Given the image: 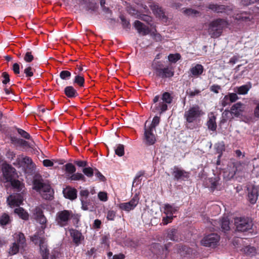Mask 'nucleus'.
<instances>
[{
    "label": "nucleus",
    "instance_id": "nucleus-21",
    "mask_svg": "<svg viewBox=\"0 0 259 259\" xmlns=\"http://www.w3.org/2000/svg\"><path fill=\"white\" fill-rule=\"evenodd\" d=\"M14 237L15 238V242L20 246L22 247V248H24L26 246V240L23 234L21 233H16Z\"/></svg>",
    "mask_w": 259,
    "mask_h": 259
},
{
    "label": "nucleus",
    "instance_id": "nucleus-7",
    "mask_svg": "<svg viewBox=\"0 0 259 259\" xmlns=\"http://www.w3.org/2000/svg\"><path fill=\"white\" fill-rule=\"evenodd\" d=\"M237 230L240 232L247 231L252 229L253 223L251 219L245 218H238L235 220Z\"/></svg>",
    "mask_w": 259,
    "mask_h": 259
},
{
    "label": "nucleus",
    "instance_id": "nucleus-59",
    "mask_svg": "<svg viewBox=\"0 0 259 259\" xmlns=\"http://www.w3.org/2000/svg\"><path fill=\"white\" fill-rule=\"evenodd\" d=\"M210 182L211 183V188L212 190L216 189L218 185L219 184L218 181L213 180L211 178L210 180Z\"/></svg>",
    "mask_w": 259,
    "mask_h": 259
},
{
    "label": "nucleus",
    "instance_id": "nucleus-26",
    "mask_svg": "<svg viewBox=\"0 0 259 259\" xmlns=\"http://www.w3.org/2000/svg\"><path fill=\"white\" fill-rule=\"evenodd\" d=\"M203 71V67L201 65L197 64L193 67L191 70V73L193 76H198L201 74Z\"/></svg>",
    "mask_w": 259,
    "mask_h": 259
},
{
    "label": "nucleus",
    "instance_id": "nucleus-54",
    "mask_svg": "<svg viewBox=\"0 0 259 259\" xmlns=\"http://www.w3.org/2000/svg\"><path fill=\"white\" fill-rule=\"evenodd\" d=\"M236 171L246 170V165L244 163H237L236 164Z\"/></svg>",
    "mask_w": 259,
    "mask_h": 259
},
{
    "label": "nucleus",
    "instance_id": "nucleus-10",
    "mask_svg": "<svg viewBox=\"0 0 259 259\" xmlns=\"http://www.w3.org/2000/svg\"><path fill=\"white\" fill-rule=\"evenodd\" d=\"M258 196V187L254 185L249 186L247 188V197L251 204L256 203Z\"/></svg>",
    "mask_w": 259,
    "mask_h": 259
},
{
    "label": "nucleus",
    "instance_id": "nucleus-27",
    "mask_svg": "<svg viewBox=\"0 0 259 259\" xmlns=\"http://www.w3.org/2000/svg\"><path fill=\"white\" fill-rule=\"evenodd\" d=\"M66 95L69 98H73L77 95L76 91L72 86H68L64 90Z\"/></svg>",
    "mask_w": 259,
    "mask_h": 259
},
{
    "label": "nucleus",
    "instance_id": "nucleus-52",
    "mask_svg": "<svg viewBox=\"0 0 259 259\" xmlns=\"http://www.w3.org/2000/svg\"><path fill=\"white\" fill-rule=\"evenodd\" d=\"M222 105L223 107H225L227 105L231 103V102L230 101V98H229L228 95H226L223 99L221 101Z\"/></svg>",
    "mask_w": 259,
    "mask_h": 259
},
{
    "label": "nucleus",
    "instance_id": "nucleus-23",
    "mask_svg": "<svg viewBox=\"0 0 259 259\" xmlns=\"http://www.w3.org/2000/svg\"><path fill=\"white\" fill-rule=\"evenodd\" d=\"M179 234L177 229L172 228L167 230V238L172 241L179 240Z\"/></svg>",
    "mask_w": 259,
    "mask_h": 259
},
{
    "label": "nucleus",
    "instance_id": "nucleus-41",
    "mask_svg": "<svg viewBox=\"0 0 259 259\" xmlns=\"http://www.w3.org/2000/svg\"><path fill=\"white\" fill-rule=\"evenodd\" d=\"M144 175V171H139L137 174V175L133 181V186H134L135 184H136V185L139 184L141 183V180L140 179V178L141 177H142Z\"/></svg>",
    "mask_w": 259,
    "mask_h": 259
},
{
    "label": "nucleus",
    "instance_id": "nucleus-15",
    "mask_svg": "<svg viewBox=\"0 0 259 259\" xmlns=\"http://www.w3.org/2000/svg\"><path fill=\"white\" fill-rule=\"evenodd\" d=\"M156 70L158 75L162 78L170 77L174 74L172 69L169 67L164 68H157Z\"/></svg>",
    "mask_w": 259,
    "mask_h": 259
},
{
    "label": "nucleus",
    "instance_id": "nucleus-28",
    "mask_svg": "<svg viewBox=\"0 0 259 259\" xmlns=\"http://www.w3.org/2000/svg\"><path fill=\"white\" fill-rule=\"evenodd\" d=\"M22 249V247L18 245L16 242H14L10 247L8 252L9 254L11 255H15L17 254L19 252V249Z\"/></svg>",
    "mask_w": 259,
    "mask_h": 259
},
{
    "label": "nucleus",
    "instance_id": "nucleus-24",
    "mask_svg": "<svg viewBox=\"0 0 259 259\" xmlns=\"http://www.w3.org/2000/svg\"><path fill=\"white\" fill-rule=\"evenodd\" d=\"M11 141L14 144H17L20 146H24V147H31L32 146V145L29 144L28 142L24 141L22 139L18 138L15 137H13L11 138Z\"/></svg>",
    "mask_w": 259,
    "mask_h": 259
},
{
    "label": "nucleus",
    "instance_id": "nucleus-17",
    "mask_svg": "<svg viewBox=\"0 0 259 259\" xmlns=\"http://www.w3.org/2000/svg\"><path fill=\"white\" fill-rule=\"evenodd\" d=\"M14 175V168L9 165L3 167V176L7 182L12 181Z\"/></svg>",
    "mask_w": 259,
    "mask_h": 259
},
{
    "label": "nucleus",
    "instance_id": "nucleus-51",
    "mask_svg": "<svg viewBox=\"0 0 259 259\" xmlns=\"http://www.w3.org/2000/svg\"><path fill=\"white\" fill-rule=\"evenodd\" d=\"M116 216V212L114 210H109L107 214V219L110 221H113Z\"/></svg>",
    "mask_w": 259,
    "mask_h": 259
},
{
    "label": "nucleus",
    "instance_id": "nucleus-8",
    "mask_svg": "<svg viewBox=\"0 0 259 259\" xmlns=\"http://www.w3.org/2000/svg\"><path fill=\"white\" fill-rule=\"evenodd\" d=\"M220 240V237L217 234H211L204 237L201 241L202 245L205 246L214 247Z\"/></svg>",
    "mask_w": 259,
    "mask_h": 259
},
{
    "label": "nucleus",
    "instance_id": "nucleus-4",
    "mask_svg": "<svg viewBox=\"0 0 259 259\" xmlns=\"http://www.w3.org/2000/svg\"><path fill=\"white\" fill-rule=\"evenodd\" d=\"M228 25L224 19H217L211 22L208 29V32L211 37H218L221 35L223 29Z\"/></svg>",
    "mask_w": 259,
    "mask_h": 259
},
{
    "label": "nucleus",
    "instance_id": "nucleus-32",
    "mask_svg": "<svg viewBox=\"0 0 259 259\" xmlns=\"http://www.w3.org/2000/svg\"><path fill=\"white\" fill-rule=\"evenodd\" d=\"M183 13L187 16H191L194 17L199 15V12L195 10L192 9H186L183 10Z\"/></svg>",
    "mask_w": 259,
    "mask_h": 259
},
{
    "label": "nucleus",
    "instance_id": "nucleus-53",
    "mask_svg": "<svg viewBox=\"0 0 259 259\" xmlns=\"http://www.w3.org/2000/svg\"><path fill=\"white\" fill-rule=\"evenodd\" d=\"M24 72L26 74V76L31 77L33 75L32 68L30 66L27 67L24 69Z\"/></svg>",
    "mask_w": 259,
    "mask_h": 259
},
{
    "label": "nucleus",
    "instance_id": "nucleus-20",
    "mask_svg": "<svg viewBox=\"0 0 259 259\" xmlns=\"http://www.w3.org/2000/svg\"><path fill=\"white\" fill-rule=\"evenodd\" d=\"M179 207L174 204H164L163 205V213L165 215H172L178 210Z\"/></svg>",
    "mask_w": 259,
    "mask_h": 259
},
{
    "label": "nucleus",
    "instance_id": "nucleus-45",
    "mask_svg": "<svg viewBox=\"0 0 259 259\" xmlns=\"http://www.w3.org/2000/svg\"><path fill=\"white\" fill-rule=\"evenodd\" d=\"M181 58V56L179 54H170L168 56V60L173 63L176 62L178 60H179Z\"/></svg>",
    "mask_w": 259,
    "mask_h": 259
},
{
    "label": "nucleus",
    "instance_id": "nucleus-38",
    "mask_svg": "<svg viewBox=\"0 0 259 259\" xmlns=\"http://www.w3.org/2000/svg\"><path fill=\"white\" fill-rule=\"evenodd\" d=\"M73 82L77 84L80 87H83L84 82V77L78 74L75 76Z\"/></svg>",
    "mask_w": 259,
    "mask_h": 259
},
{
    "label": "nucleus",
    "instance_id": "nucleus-40",
    "mask_svg": "<svg viewBox=\"0 0 259 259\" xmlns=\"http://www.w3.org/2000/svg\"><path fill=\"white\" fill-rule=\"evenodd\" d=\"M71 73L67 70H63L60 73V77L63 80H68L70 78Z\"/></svg>",
    "mask_w": 259,
    "mask_h": 259
},
{
    "label": "nucleus",
    "instance_id": "nucleus-12",
    "mask_svg": "<svg viewBox=\"0 0 259 259\" xmlns=\"http://www.w3.org/2000/svg\"><path fill=\"white\" fill-rule=\"evenodd\" d=\"M23 201L22 194L16 193L9 196L7 198L8 204L11 207H15L21 205Z\"/></svg>",
    "mask_w": 259,
    "mask_h": 259
},
{
    "label": "nucleus",
    "instance_id": "nucleus-5",
    "mask_svg": "<svg viewBox=\"0 0 259 259\" xmlns=\"http://www.w3.org/2000/svg\"><path fill=\"white\" fill-rule=\"evenodd\" d=\"M43 233L44 232L40 234L36 233L31 237V240L35 244H39L42 259H49V250L48 248L46 239L42 235Z\"/></svg>",
    "mask_w": 259,
    "mask_h": 259
},
{
    "label": "nucleus",
    "instance_id": "nucleus-14",
    "mask_svg": "<svg viewBox=\"0 0 259 259\" xmlns=\"http://www.w3.org/2000/svg\"><path fill=\"white\" fill-rule=\"evenodd\" d=\"M245 109V105L240 102L233 105L230 111V113L235 117H239L242 114Z\"/></svg>",
    "mask_w": 259,
    "mask_h": 259
},
{
    "label": "nucleus",
    "instance_id": "nucleus-1",
    "mask_svg": "<svg viewBox=\"0 0 259 259\" xmlns=\"http://www.w3.org/2000/svg\"><path fill=\"white\" fill-rule=\"evenodd\" d=\"M173 97L171 94L164 92L161 97L156 96L153 99V104L151 106L152 110L154 112H159L160 114L167 110V105L171 103Z\"/></svg>",
    "mask_w": 259,
    "mask_h": 259
},
{
    "label": "nucleus",
    "instance_id": "nucleus-11",
    "mask_svg": "<svg viewBox=\"0 0 259 259\" xmlns=\"http://www.w3.org/2000/svg\"><path fill=\"white\" fill-rule=\"evenodd\" d=\"M139 203V198L135 195L128 202L121 203L119 205V207L122 210L129 211L134 209Z\"/></svg>",
    "mask_w": 259,
    "mask_h": 259
},
{
    "label": "nucleus",
    "instance_id": "nucleus-6",
    "mask_svg": "<svg viewBox=\"0 0 259 259\" xmlns=\"http://www.w3.org/2000/svg\"><path fill=\"white\" fill-rule=\"evenodd\" d=\"M203 114L198 105L190 107L185 112L184 118L188 122L192 123Z\"/></svg>",
    "mask_w": 259,
    "mask_h": 259
},
{
    "label": "nucleus",
    "instance_id": "nucleus-63",
    "mask_svg": "<svg viewBox=\"0 0 259 259\" xmlns=\"http://www.w3.org/2000/svg\"><path fill=\"white\" fill-rule=\"evenodd\" d=\"M221 89L220 86L218 85H213L210 87L211 91L217 94L219 93V91Z\"/></svg>",
    "mask_w": 259,
    "mask_h": 259
},
{
    "label": "nucleus",
    "instance_id": "nucleus-30",
    "mask_svg": "<svg viewBox=\"0 0 259 259\" xmlns=\"http://www.w3.org/2000/svg\"><path fill=\"white\" fill-rule=\"evenodd\" d=\"M230 222L228 218H223L220 222V227L222 231L225 232L230 229Z\"/></svg>",
    "mask_w": 259,
    "mask_h": 259
},
{
    "label": "nucleus",
    "instance_id": "nucleus-34",
    "mask_svg": "<svg viewBox=\"0 0 259 259\" xmlns=\"http://www.w3.org/2000/svg\"><path fill=\"white\" fill-rule=\"evenodd\" d=\"M215 149L217 152L219 153L218 159L221 157L222 153L225 150V145L223 142H219L215 145Z\"/></svg>",
    "mask_w": 259,
    "mask_h": 259
},
{
    "label": "nucleus",
    "instance_id": "nucleus-46",
    "mask_svg": "<svg viewBox=\"0 0 259 259\" xmlns=\"http://www.w3.org/2000/svg\"><path fill=\"white\" fill-rule=\"evenodd\" d=\"M9 182H11V184L13 187L15 188L18 189L19 190H22V188L23 187L22 184L18 180H13L12 181H10Z\"/></svg>",
    "mask_w": 259,
    "mask_h": 259
},
{
    "label": "nucleus",
    "instance_id": "nucleus-2",
    "mask_svg": "<svg viewBox=\"0 0 259 259\" xmlns=\"http://www.w3.org/2000/svg\"><path fill=\"white\" fill-rule=\"evenodd\" d=\"M33 188L39 192L45 199H51L53 197V191L50 185L44 182L42 179L39 177H36L34 180Z\"/></svg>",
    "mask_w": 259,
    "mask_h": 259
},
{
    "label": "nucleus",
    "instance_id": "nucleus-29",
    "mask_svg": "<svg viewBox=\"0 0 259 259\" xmlns=\"http://www.w3.org/2000/svg\"><path fill=\"white\" fill-rule=\"evenodd\" d=\"M17 160L19 162H21L25 164L27 166H31L32 164V160L28 157L24 156L23 155H19Z\"/></svg>",
    "mask_w": 259,
    "mask_h": 259
},
{
    "label": "nucleus",
    "instance_id": "nucleus-25",
    "mask_svg": "<svg viewBox=\"0 0 259 259\" xmlns=\"http://www.w3.org/2000/svg\"><path fill=\"white\" fill-rule=\"evenodd\" d=\"M14 212L23 220H27L29 218L28 213L22 207H18L15 209Z\"/></svg>",
    "mask_w": 259,
    "mask_h": 259
},
{
    "label": "nucleus",
    "instance_id": "nucleus-49",
    "mask_svg": "<svg viewBox=\"0 0 259 259\" xmlns=\"http://www.w3.org/2000/svg\"><path fill=\"white\" fill-rule=\"evenodd\" d=\"M18 133L23 138L26 139H30V135L27 133L26 131L23 130L21 128H18L17 129Z\"/></svg>",
    "mask_w": 259,
    "mask_h": 259
},
{
    "label": "nucleus",
    "instance_id": "nucleus-13",
    "mask_svg": "<svg viewBox=\"0 0 259 259\" xmlns=\"http://www.w3.org/2000/svg\"><path fill=\"white\" fill-rule=\"evenodd\" d=\"M172 175L174 177V178L178 181L185 180L189 177V174L188 172H187L183 169H180L178 167H175L174 168Z\"/></svg>",
    "mask_w": 259,
    "mask_h": 259
},
{
    "label": "nucleus",
    "instance_id": "nucleus-48",
    "mask_svg": "<svg viewBox=\"0 0 259 259\" xmlns=\"http://www.w3.org/2000/svg\"><path fill=\"white\" fill-rule=\"evenodd\" d=\"M174 218L173 215H166V217H163L162 220V224L164 225H166L168 223L171 222L172 219Z\"/></svg>",
    "mask_w": 259,
    "mask_h": 259
},
{
    "label": "nucleus",
    "instance_id": "nucleus-44",
    "mask_svg": "<svg viewBox=\"0 0 259 259\" xmlns=\"http://www.w3.org/2000/svg\"><path fill=\"white\" fill-rule=\"evenodd\" d=\"M29 50V49H27V52L26 53L24 57V60L26 62H31L34 59V57Z\"/></svg>",
    "mask_w": 259,
    "mask_h": 259
},
{
    "label": "nucleus",
    "instance_id": "nucleus-39",
    "mask_svg": "<svg viewBox=\"0 0 259 259\" xmlns=\"http://www.w3.org/2000/svg\"><path fill=\"white\" fill-rule=\"evenodd\" d=\"M70 180L78 181V180H84V176L81 173L77 172L76 174H72L69 178Z\"/></svg>",
    "mask_w": 259,
    "mask_h": 259
},
{
    "label": "nucleus",
    "instance_id": "nucleus-31",
    "mask_svg": "<svg viewBox=\"0 0 259 259\" xmlns=\"http://www.w3.org/2000/svg\"><path fill=\"white\" fill-rule=\"evenodd\" d=\"M215 120L216 118L215 116H212L209 117V120L207 123L208 128L212 131H215L217 128Z\"/></svg>",
    "mask_w": 259,
    "mask_h": 259
},
{
    "label": "nucleus",
    "instance_id": "nucleus-50",
    "mask_svg": "<svg viewBox=\"0 0 259 259\" xmlns=\"http://www.w3.org/2000/svg\"><path fill=\"white\" fill-rule=\"evenodd\" d=\"M200 93V91L199 90H197V89H195V90H190L187 91V95L190 97H191V98L198 95Z\"/></svg>",
    "mask_w": 259,
    "mask_h": 259
},
{
    "label": "nucleus",
    "instance_id": "nucleus-61",
    "mask_svg": "<svg viewBox=\"0 0 259 259\" xmlns=\"http://www.w3.org/2000/svg\"><path fill=\"white\" fill-rule=\"evenodd\" d=\"M89 192L87 189H82L80 191V195L81 197H84L85 198H87L89 196Z\"/></svg>",
    "mask_w": 259,
    "mask_h": 259
},
{
    "label": "nucleus",
    "instance_id": "nucleus-18",
    "mask_svg": "<svg viewBox=\"0 0 259 259\" xmlns=\"http://www.w3.org/2000/svg\"><path fill=\"white\" fill-rule=\"evenodd\" d=\"M134 27L137 30L138 33L143 35H146L150 32L149 28L139 21L137 20L134 22Z\"/></svg>",
    "mask_w": 259,
    "mask_h": 259
},
{
    "label": "nucleus",
    "instance_id": "nucleus-9",
    "mask_svg": "<svg viewBox=\"0 0 259 259\" xmlns=\"http://www.w3.org/2000/svg\"><path fill=\"white\" fill-rule=\"evenodd\" d=\"M147 122L145 123L144 127V141L146 144L148 145H153L156 141V137L153 134L154 130H152L147 127Z\"/></svg>",
    "mask_w": 259,
    "mask_h": 259
},
{
    "label": "nucleus",
    "instance_id": "nucleus-22",
    "mask_svg": "<svg viewBox=\"0 0 259 259\" xmlns=\"http://www.w3.org/2000/svg\"><path fill=\"white\" fill-rule=\"evenodd\" d=\"M64 196L66 198L73 200L76 198V190L75 189L67 188L63 191Z\"/></svg>",
    "mask_w": 259,
    "mask_h": 259
},
{
    "label": "nucleus",
    "instance_id": "nucleus-3",
    "mask_svg": "<svg viewBox=\"0 0 259 259\" xmlns=\"http://www.w3.org/2000/svg\"><path fill=\"white\" fill-rule=\"evenodd\" d=\"M79 218L78 214L73 213L72 211L64 210L57 213L55 221L58 225L64 227L68 225L71 219H73L75 222H78Z\"/></svg>",
    "mask_w": 259,
    "mask_h": 259
},
{
    "label": "nucleus",
    "instance_id": "nucleus-47",
    "mask_svg": "<svg viewBox=\"0 0 259 259\" xmlns=\"http://www.w3.org/2000/svg\"><path fill=\"white\" fill-rule=\"evenodd\" d=\"M82 171L88 177H92L95 173L94 170L91 167L84 168Z\"/></svg>",
    "mask_w": 259,
    "mask_h": 259
},
{
    "label": "nucleus",
    "instance_id": "nucleus-16",
    "mask_svg": "<svg viewBox=\"0 0 259 259\" xmlns=\"http://www.w3.org/2000/svg\"><path fill=\"white\" fill-rule=\"evenodd\" d=\"M33 215L35 219L41 225H45L47 219L43 214L42 209L39 207H36L33 210Z\"/></svg>",
    "mask_w": 259,
    "mask_h": 259
},
{
    "label": "nucleus",
    "instance_id": "nucleus-60",
    "mask_svg": "<svg viewBox=\"0 0 259 259\" xmlns=\"http://www.w3.org/2000/svg\"><path fill=\"white\" fill-rule=\"evenodd\" d=\"M220 222L221 221L214 220L211 222V224L214 227V228H213V229L216 230L217 229H220Z\"/></svg>",
    "mask_w": 259,
    "mask_h": 259
},
{
    "label": "nucleus",
    "instance_id": "nucleus-56",
    "mask_svg": "<svg viewBox=\"0 0 259 259\" xmlns=\"http://www.w3.org/2000/svg\"><path fill=\"white\" fill-rule=\"evenodd\" d=\"M228 95L231 103L234 102L238 99V96L235 93H230Z\"/></svg>",
    "mask_w": 259,
    "mask_h": 259
},
{
    "label": "nucleus",
    "instance_id": "nucleus-42",
    "mask_svg": "<svg viewBox=\"0 0 259 259\" xmlns=\"http://www.w3.org/2000/svg\"><path fill=\"white\" fill-rule=\"evenodd\" d=\"M10 222V219L9 215L4 213L0 219V223L2 225H6Z\"/></svg>",
    "mask_w": 259,
    "mask_h": 259
},
{
    "label": "nucleus",
    "instance_id": "nucleus-43",
    "mask_svg": "<svg viewBox=\"0 0 259 259\" xmlns=\"http://www.w3.org/2000/svg\"><path fill=\"white\" fill-rule=\"evenodd\" d=\"M244 251L248 255H254L255 254L256 249L253 247L246 246L244 248Z\"/></svg>",
    "mask_w": 259,
    "mask_h": 259
},
{
    "label": "nucleus",
    "instance_id": "nucleus-33",
    "mask_svg": "<svg viewBox=\"0 0 259 259\" xmlns=\"http://www.w3.org/2000/svg\"><path fill=\"white\" fill-rule=\"evenodd\" d=\"M250 84H245L239 87L237 89V93L240 95L246 94L251 88Z\"/></svg>",
    "mask_w": 259,
    "mask_h": 259
},
{
    "label": "nucleus",
    "instance_id": "nucleus-36",
    "mask_svg": "<svg viewBox=\"0 0 259 259\" xmlns=\"http://www.w3.org/2000/svg\"><path fill=\"white\" fill-rule=\"evenodd\" d=\"M159 121H160V118L158 116H156L153 118L152 123L150 124V125L149 126H147V127L152 130L155 131V127L158 125V124L159 123Z\"/></svg>",
    "mask_w": 259,
    "mask_h": 259
},
{
    "label": "nucleus",
    "instance_id": "nucleus-62",
    "mask_svg": "<svg viewBox=\"0 0 259 259\" xmlns=\"http://www.w3.org/2000/svg\"><path fill=\"white\" fill-rule=\"evenodd\" d=\"M151 35L156 41H161L162 39L161 35L159 33H153Z\"/></svg>",
    "mask_w": 259,
    "mask_h": 259
},
{
    "label": "nucleus",
    "instance_id": "nucleus-58",
    "mask_svg": "<svg viewBox=\"0 0 259 259\" xmlns=\"http://www.w3.org/2000/svg\"><path fill=\"white\" fill-rule=\"evenodd\" d=\"M2 76L4 78V80H3L2 81V82L4 84H7L8 82L10 81L9 75L7 72H3L2 74Z\"/></svg>",
    "mask_w": 259,
    "mask_h": 259
},
{
    "label": "nucleus",
    "instance_id": "nucleus-64",
    "mask_svg": "<svg viewBox=\"0 0 259 259\" xmlns=\"http://www.w3.org/2000/svg\"><path fill=\"white\" fill-rule=\"evenodd\" d=\"M43 164L45 166L50 167L53 165V162L49 159H45L43 161Z\"/></svg>",
    "mask_w": 259,
    "mask_h": 259
},
{
    "label": "nucleus",
    "instance_id": "nucleus-19",
    "mask_svg": "<svg viewBox=\"0 0 259 259\" xmlns=\"http://www.w3.org/2000/svg\"><path fill=\"white\" fill-rule=\"evenodd\" d=\"M70 235L73 239V242L78 245L80 243L82 240L83 239V237L81 233L78 231L71 229L69 230Z\"/></svg>",
    "mask_w": 259,
    "mask_h": 259
},
{
    "label": "nucleus",
    "instance_id": "nucleus-55",
    "mask_svg": "<svg viewBox=\"0 0 259 259\" xmlns=\"http://www.w3.org/2000/svg\"><path fill=\"white\" fill-rule=\"evenodd\" d=\"M98 197L101 201H106L107 200V196L106 193L105 192H99L98 194Z\"/></svg>",
    "mask_w": 259,
    "mask_h": 259
},
{
    "label": "nucleus",
    "instance_id": "nucleus-57",
    "mask_svg": "<svg viewBox=\"0 0 259 259\" xmlns=\"http://www.w3.org/2000/svg\"><path fill=\"white\" fill-rule=\"evenodd\" d=\"M97 7V4L94 2H89V5H87V10H94Z\"/></svg>",
    "mask_w": 259,
    "mask_h": 259
},
{
    "label": "nucleus",
    "instance_id": "nucleus-37",
    "mask_svg": "<svg viewBox=\"0 0 259 259\" xmlns=\"http://www.w3.org/2000/svg\"><path fill=\"white\" fill-rule=\"evenodd\" d=\"M124 146L121 144H118L115 149V154L118 156H122L124 154Z\"/></svg>",
    "mask_w": 259,
    "mask_h": 259
},
{
    "label": "nucleus",
    "instance_id": "nucleus-35",
    "mask_svg": "<svg viewBox=\"0 0 259 259\" xmlns=\"http://www.w3.org/2000/svg\"><path fill=\"white\" fill-rule=\"evenodd\" d=\"M64 166L65 171L69 175H71L76 171L75 167L72 163H67Z\"/></svg>",
    "mask_w": 259,
    "mask_h": 259
}]
</instances>
